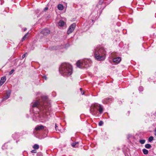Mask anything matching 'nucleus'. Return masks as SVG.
Listing matches in <instances>:
<instances>
[{
	"instance_id": "nucleus-1",
	"label": "nucleus",
	"mask_w": 156,
	"mask_h": 156,
	"mask_svg": "<svg viewBox=\"0 0 156 156\" xmlns=\"http://www.w3.org/2000/svg\"><path fill=\"white\" fill-rule=\"evenodd\" d=\"M30 111L34 112L33 118L34 121L38 120L44 122L49 118V111L51 110L50 101L46 96H42L39 100L32 102Z\"/></svg>"
},
{
	"instance_id": "nucleus-2",
	"label": "nucleus",
	"mask_w": 156,
	"mask_h": 156,
	"mask_svg": "<svg viewBox=\"0 0 156 156\" xmlns=\"http://www.w3.org/2000/svg\"><path fill=\"white\" fill-rule=\"evenodd\" d=\"M59 71L60 73L63 76H68L73 73L72 66L68 63H62L59 67Z\"/></svg>"
},
{
	"instance_id": "nucleus-3",
	"label": "nucleus",
	"mask_w": 156,
	"mask_h": 156,
	"mask_svg": "<svg viewBox=\"0 0 156 156\" xmlns=\"http://www.w3.org/2000/svg\"><path fill=\"white\" fill-rule=\"evenodd\" d=\"M94 53V57L98 60L103 61L105 59L106 51L103 47L99 46L95 48Z\"/></svg>"
},
{
	"instance_id": "nucleus-4",
	"label": "nucleus",
	"mask_w": 156,
	"mask_h": 156,
	"mask_svg": "<svg viewBox=\"0 0 156 156\" xmlns=\"http://www.w3.org/2000/svg\"><path fill=\"white\" fill-rule=\"evenodd\" d=\"M103 109L102 105L98 103H95L92 104L90 107V111L92 115H96L98 111L100 114L103 112Z\"/></svg>"
},
{
	"instance_id": "nucleus-5",
	"label": "nucleus",
	"mask_w": 156,
	"mask_h": 156,
	"mask_svg": "<svg viewBox=\"0 0 156 156\" xmlns=\"http://www.w3.org/2000/svg\"><path fill=\"white\" fill-rule=\"evenodd\" d=\"M91 61L89 59H84L79 60L76 63V66L80 68H87L90 67L91 64Z\"/></svg>"
},
{
	"instance_id": "nucleus-6",
	"label": "nucleus",
	"mask_w": 156,
	"mask_h": 156,
	"mask_svg": "<svg viewBox=\"0 0 156 156\" xmlns=\"http://www.w3.org/2000/svg\"><path fill=\"white\" fill-rule=\"evenodd\" d=\"M76 26V24L75 23L72 24L69 27L68 31L67 34H69L72 33L75 29Z\"/></svg>"
},
{
	"instance_id": "nucleus-7",
	"label": "nucleus",
	"mask_w": 156,
	"mask_h": 156,
	"mask_svg": "<svg viewBox=\"0 0 156 156\" xmlns=\"http://www.w3.org/2000/svg\"><path fill=\"white\" fill-rule=\"evenodd\" d=\"M11 92V91L10 90L7 91L6 94L3 97L2 101H5L8 99L10 96Z\"/></svg>"
},
{
	"instance_id": "nucleus-8",
	"label": "nucleus",
	"mask_w": 156,
	"mask_h": 156,
	"mask_svg": "<svg viewBox=\"0 0 156 156\" xmlns=\"http://www.w3.org/2000/svg\"><path fill=\"white\" fill-rule=\"evenodd\" d=\"M112 100L113 99L112 98H107L103 100L102 102L103 104H106L111 102Z\"/></svg>"
},
{
	"instance_id": "nucleus-9",
	"label": "nucleus",
	"mask_w": 156,
	"mask_h": 156,
	"mask_svg": "<svg viewBox=\"0 0 156 156\" xmlns=\"http://www.w3.org/2000/svg\"><path fill=\"white\" fill-rule=\"evenodd\" d=\"M50 31L48 29H44L41 32V33L44 35L46 36L50 34Z\"/></svg>"
},
{
	"instance_id": "nucleus-10",
	"label": "nucleus",
	"mask_w": 156,
	"mask_h": 156,
	"mask_svg": "<svg viewBox=\"0 0 156 156\" xmlns=\"http://www.w3.org/2000/svg\"><path fill=\"white\" fill-rule=\"evenodd\" d=\"M44 126L42 125H37L35 127L34 132H35V131H38L43 129H44Z\"/></svg>"
},
{
	"instance_id": "nucleus-11",
	"label": "nucleus",
	"mask_w": 156,
	"mask_h": 156,
	"mask_svg": "<svg viewBox=\"0 0 156 156\" xmlns=\"http://www.w3.org/2000/svg\"><path fill=\"white\" fill-rule=\"evenodd\" d=\"M121 60V58L119 57L114 58L113 59V62L116 64L119 63L120 62Z\"/></svg>"
},
{
	"instance_id": "nucleus-12",
	"label": "nucleus",
	"mask_w": 156,
	"mask_h": 156,
	"mask_svg": "<svg viewBox=\"0 0 156 156\" xmlns=\"http://www.w3.org/2000/svg\"><path fill=\"white\" fill-rule=\"evenodd\" d=\"M6 80V77L5 76L2 77L0 80V86L2 85Z\"/></svg>"
},
{
	"instance_id": "nucleus-13",
	"label": "nucleus",
	"mask_w": 156,
	"mask_h": 156,
	"mask_svg": "<svg viewBox=\"0 0 156 156\" xmlns=\"http://www.w3.org/2000/svg\"><path fill=\"white\" fill-rule=\"evenodd\" d=\"M71 145L73 147H78L79 146L78 142H74L71 144Z\"/></svg>"
},
{
	"instance_id": "nucleus-14",
	"label": "nucleus",
	"mask_w": 156,
	"mask_h": 156,
	"mask_svg": "<svg viewBox=\"0 0 156 156\" xmlns=\"http://www.w3.org/2000/svg\"><path fill=\"white\" fill-rule=\"evenodd\" d=\"M58 24L59 26L62 27L65 25V23L63 20H60L58 22Z\"/></svg>"
},
{
	"instance_id": "nucleus-15",
	"label": "nucleus",
	"mask_w": 156,
	"mask_h": 156,
	"mask_svg": "<svg viewBox=\"0 0 156 156\" xmlns=\"http://www.w3.org/2000/svg\"><path fill=\"white\" fill-rule=\"evenodd\" d=\"M58 8L59 10H62L63 9L64 7L62 5L59 4L58 5Z\"/></svg>"
},
{
	"instance_id": "nucleus-16",
	"label": "nucleus",
	"mask_w": 156,
	"mask_h": 156,
	"mask_svg": "<svg viewBox=\"0 0 156 156\" xmlns=\"http://www.w3.org/2000/svg\"><path fill=\"white\" fill-rule=\"evenodd\" d=\"M12 137L14 139L17 138L19 137V134L17 133H15L12 135Z\"/></svg>"
},
{
	"instance_id": "nucleus-17",
	"label": "nucleus",
	"mask_w": 156,
	"mask_h": 156,
	"mask_svg": "<svg viewBox=\"0 0 156 156\" xmlns=\"http://www.w3.org/2000/svg\"><path fill=\"white\" fill-rule=\"evenodd\" d=\"M59 48H60L59 47H57L55 46H53L50 48V49L51 50H56Z\"/></svg>"
},
{
	"instance_id": "nucleus-18",
	"label": "nucleus",
	"mask_w": 156,
	"mask_h": 156,
	"mask_svg": "<svg viewBox=\"0 0 156 156\" xmlns=\"http://www.w3.org/2000/svg\"><path fill=\"white\" fill-rule=\"evenodd\" d=\"M29 33L28 32L22 38L21 41L22 42L24 41L27 38V36L29 34Z\"/></svg>"
},
{
	"instance_id": "nucleus-19",
	"label": "nucleus",
	"mask_w": 156,
	"mask_h": 156,
	"mask_svg": "<svg viewBox=\"0 0 156 156\" xmlns=\"http://www.w3.org/2000/svg\"><path fill=\"white\" fill-rule=\"evenodd\" d=\"M142 151L144 154H147L148 153V151L145 149H143L142 150Z\"/></svg>"
},
{
	"instance_id": "nucleus-20",
	"label": "nucleus",
	"mask_w": 156,
	"mask_h": 156,
	"mask_svg": "<svg viewBox=\"0 0 156 156\" xmlns=\"http://www.w3.org/2000/svg\"><path fill=\"white\" fill-rule=\"evenodd\" d=\"M145 147L147 149H150L151 147V146L149 144H145Z\"/></svg>"
},
{
	"instance_id": "nucleus-21",
	"label": "nucleus",
	"mask_w": 156,
	"mask_h": 156,
	"mask_svg": "<svg viewBox=\"0 0 156 156\" xmlns=\"http://www.w3.org/2000/svg\"><path fill=\"white\" fill-rule=\"evenodd\" d=\"M33 148L35 149H37L39 148V146L37 144H35L33 146Z\"/></svg>"
},
{
	"instance_id": "nucleus-22",
	"label": "nucleus",
	"mask_w": 156,
	"mask_h": 156,
	"mask_svg": "<svg viewBox=\"0 0 156 156\" xmlns=\"http://www.w3.org/2000/svg\"><path fill=\"white\" fill-rule=\"evenodd\" d=\"M154 139V137L152 136H150L148 138V141L150 142H151Z\"/></svg>"
},
{
	"instance_id": "nucleus-23",
	"label": "nucleus",
	"mask_w": 156,
	"mask_h": 156,
	"mask_svg": "<svg viewBox=\"0 0 156 156\" xmlns=\"http://www.w3.org/2000/svg\"><path fill=\"white\" fill-rule=\"evenodd\" d=\"M145 140H140L139 142L141 144H144L145 142Z\"/></svg>"
},
{
	"instance_id": "nucleus-24",
	"label": "nucleus",
	"mask_w": 156,
	"mask_h": 156,
	"mask_svg": "<svg viewBox=\"0 0 156 156\" xmlns=\"http://www.w3.org/2000/svg\"><path fill=\"white\" fill-rule=\"evenodd\" d=\"M103 122L102 121H101L99 122L98 123V125L99 126H102L103 125Z\"/></svg>"
},
{
	"instance_id": "nucleus-25",
	"label": "nucleus",
	"mask_w": 156,
	"mask_h": 156,
	"mask_svg": "<svg viewBox=\"0 0 156 156\" xmlns=\"http://www.w3.org/2000/svg\"><path fill=\"white\" fill-rule=\"evenodd\" d=\"M143 90V87H142L140 86V87L139 88V90L140 91H142Z\"/></svg>"
},
{
	"instance_id": "nucleus-26",
	"label": "nucleus",
	"mask_w": 156,
	"mask_h": 156,
	"mask_svg": "<svg viewBox=\"0 0 156 156\" xmlns=\"http://www.w3.org/2000/svg\"><path fill=\"white\" fill-rule=\"evenodd\" d=\"M14 71V70L13 69H12L10 71L9 73V75H10L12 74Z\"/></svg>"
},
{
	"instance_id": "nucleus-27",
	"label": "nucleus",
	"mask_w": 156,
	"mask_h": 156,
	"mask_svg": "<svg viewBox=\"0 0 156 156\" xmlns=\"http://www.w3.org/2000/svg\"><path fill=\"white\" fill-rule=\"evenodd\" d=\"M5 146H7V144H4V145H3L2 147V149H5Z\"/></svg>"
},
{
	"instance_id": "nucleus-28",
	"label": "nucleus",
	"mask_w": 156,
	"mask_h": 156,
	"mask_svg": "<svg viewBox=\"0 0 156 156\" xmlns=\"http://www.w3.org/2000/svg\"><path fill=\"white\" fill-rule=\"evenodd\" d=\"M37 156H42V154L41 153H38L37 154Z\"/></svg>"
},
{
	"instance_id": "nucleus-29",
	"label": "nucleus",
	"mask_w": 156,
	"mask_h": 156,
	"mask_svg": "<svg viewBox=\"0 0 156 156\" xmlns=\"http://www.w3.org/2000/svg\"><path fill=\"white\" fill-rule=\"evenodd\" d=\"M42 78L44 79L45 80H47V76H46L45 75H44L42 76Z\"/></svg>"
},
{
	"instance_id": "nucleus-30",
	"label": "nucleus",
	"mask_w": 156,
	"mask_h": 156,
	"mask_svg": "<svg viewBox=\"0 0 156 156\" xmlns=\"http://www.w3.org/2000/svg\"><path fill=\"white\" fill-rule=\"evenodd\" d=\"M27 53H25L24 54H23L22 56V58H24L25 56H26V54Z\"/></svg>"
},
{
	"instance_id": "nucleus-31",
	"label": "nucleus",
	"mask_w": 156,
	"mask_h": 156,
	"mask_svg": "<svg viewBox=\"0 0 156 156\" xmlns=\"http://www.w3.org/2000/svg\"><path fill=\"white\" fill-rule=\"evenodd\" d=\"M154 132L155 135V136H156V127L155 128V129H154Z\"/></svg>"
},
{
	"instance_id": "nucleus-32",
	"label": "nucleus",
	"mask_w": 156,
	"mask_h": 156,
	"mask_svg": "<svg viewBox=\"0 0 156 156\" xmlns=\"http://www.w3.org/2000/svg\"><path fill=\"white\" fill-rule=\"evenodd\" d=\"M31 152L34 153H36V151L35 150H32L31 151Z\"/></svg>"
},
{
	"instance_id": "nucleus-33",
	"label": "nucleus",
	"mask_w": 156,
	"mask_h": 156,
	"mask_svg": "<svg viewBox=\"0 0 156 156\" xmlns=\"http://www.w3.org/2000/svg\"><path fill=\"white\" fill-rule=\"evenodd\" d=\"M57 128H58V126H57V124H55V128L56 130V131H57Z\"/></svg>"
},
{
	"instance_id": "nucleus-34",
	"label": "nucleus",
	"mask_w": 156,
	"mask_h": 156,
	"mask_svg": "<svg viewBox=\"0 0 156 156\" xmlns=\"http://www.w3.org/2000/svg\"><path fill=\"white\" fill-rule=\"evenodd\" d=\"M48 9V7H45L44 9V10L46 11Z\"/></svg>"
},
{
	"instance_id": "nucleus-35",
	"label": "nucleus",
	"mask_w": 156,
	"mask_h": 156,
	"mask_svg": "<svg viewBox=\"0 0 156 156\" xmlns=\"http://www.w3.org/2000/svg\"><path fill=\"white\" fill-rule=\"evenodd\" d=\"M81 94L82 95H83L84 94V92H81Z\"/></svg>"
},
{
	"instance_id": "nucleus-36",
	"label": "nucleus",
	"mask_w": 156,
	"mask_h": 156,
	"mask_svg": "<svg viewBox=\"0 0 156 156\" xmlns=\"http://www.w3.org/2000/svg\"><path fill=\"white\" fill-rule=\"evenodd\" d=\"M26 30H27L26 28H25L24 29V31H26Z\"/></svg>"
},
{
	"instance_id": "nucleus-37",
	"label": "nucleus",
	"mask_w": 156,
	"mask_h": 156,
	"mask_svg": "<svg viewBox=\"0 0 156 156\" xmlns=\"http://www.w3.org/2000/svg\"><path fill=\"white\" fill-rule=\"evenodd\" d=\"M80 91H82V88H80Z\"/></svg>"
},
{
	"instance_id": "nucleus-38",
	"label": "nucleus",
	"mask_w": 156,
	"mask_h": 156,
	"mask_svg": "<svg viewBox=\"0 0 156 156\" xmlns=\"http://www.w3.org/2000/svg\"><path fill=\"white\" fill-rule=\"evenodd\" d=\"M92 22H93V21H94V20H92Z\"/></svg>"
}]
</instances>
